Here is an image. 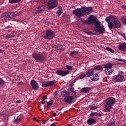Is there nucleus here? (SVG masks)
<instances>
[{
    "label": "nucleus",
    "mask_w": 126,
    "mask_h": 126,
    "mask_svg": "<svg viewBox=\"0 0 126 126\" xmlns=\"http://www.w3.org/2000/svg\"><path fill=\"white\" fill-rule=\"evenodd\" d=\"M44 10H45V6L41 5L37 8L35 11V13H41V12L44 11Z\"/></svg>",
    "instance_id": "17"
},
{
    "label": "nucleus",
    "mask_w": 126,
    "mask_h": 126,
    "mask_svg": "<svg viewBox=\"0 0 126 126\" xmlns=\"http://www.w3.org/2000/svg\"><path fill=\"white\" fill-rule=\"evenodd\" d=\"M106 50L108 51V52H110V53H114V52H115L114 50H113L112 48L110 47H106Z\"/></svg>",
    "instance_id": "36"
},
{
    "label": "nucleus",
    "mask_w": 126,
    "mask_h": 126,
    "mask_svg": "<svg viewBox=\"0 0 126 126\" xmlns=\"http://www.w3.org/2000/svg\"><path fill=\"white\" fill-rule=\"evenodd\" d=\"M54 117H56L57 116V114L56 113H53Z\"/></svg>",
    "instance_id": "48"
},
{
    "label": "nucleus",
    "mask_w": 126,
    "mask_h": 126,
    "mask_svg": "<svg viewBox=\"0 0 126 126\" xmlns=\"http://www.w3.org/2000/svg\"><path fill=\"white\" fill-rule=\"evenodd\" d=\"M92 7H88L86 8L85 7H81L80 8H77L73 11V14L78 16L79 18L83 15H86V14H90L91 11H93Z\"/></svg>",
    "instance_id": "1"
},
{
    "label": "nucleus",
    "mask_w": 126,
    "mask_h": 126,
    "mask_svg": "<svg viewBox=\"0 0 126 126\" xmlns=\"http://www.w3.org/2000/svg\"><path fill=\"white\" fill-rule=\"evenodd\" d=\"M63 13V8L62 7L60 8L56 12V14L58 15V16H61V15Z\"/></svg>",
    "instance_id": "29"
},
{
    "label": "nucleus",
    "mask_w": 126,
    "mask_h": 126,
    "mask_svg": "<svg viewBox=\"0 0 126 126\" xmlns=\"http://www.w3.org/2000/svg\"><path fill=\"white\" fill-rule=\"evenodd\" d=\"M114 18H111L110 17H107L105 19V21H106L108 23V26L109 27V23H112V21L114 20Z\"/></svg>",
    "instance_id": "22"
},
{
    "label": "nucleus",
    "mask_w": 126,
    "mask_h": 126,
    "mask_svg": "<svg viewBox=\"0 0 126 126\" xmlns=\"http://www.w3.org/2000/svg\"><path fill=\"white\" fill-rule=\"evenodd\" d=\"M119 73H120V74H123V71H120L119 72Z\"/></svg>",
    "instance_id": "51"
},
{
    "label": "nucleus",
    "mask_w": 126,
    "mask_h": 126,
    "mask_svg": "<svg viewBox=\"0 0 126 126\" xmlns=\"http://www.w3.org/2000/svg\"><path fill=\"white\" fill-rule=\"evenodd\" d=\"M34 121H36L37 120H36V118H34Z\"/></svg>",
    "instance_id": "56"
},
{
    "label": "nucleus",
    "mask_w": 126,
    "mask_h": 126,
    "mask_svg": "<svg viewBox=\"0 0 126 126\" xmlns=\"http://www.w3.org/2000/svg\"><path fill=\"white\" fill-rule=\"evenodd\" d=\"M60 0H49L47 3L48 9H53L58 6Z\"/></svg>",
    "instance_id": "6"
},
{
    "label": "nucleus",
    "mask_w": 126,
    "mask_h": 126,
    "mask_svg": "<svg viewBox=\"0 0 126 126\" xmlns=\"http://www.w3.org/2000/svg\"><path fill=\"white\" fill-rule=\"evenodd\" d=\"M104 72L106 74V75H111V74L113 73V69H105L104 70Z\"/></svg>",
    "instance_id": "21"
},
{
    "label": "nucleus",
    "mask_w": 126,
    "mask_h": 126,
    "mask_svg": "<svg viewBox=\"0 0 126 126\" xmlns=\"http://www.w3.org/2000/svg\"><path fill=\"white\" fill-rule=\"evenodd\" d=\"M118 48L120 51H126V43H122L118 45Z\"/></svg>",
    "instance_id": "16"
},
{
    "label": "nucleus",
    "mask_w": 126,
    "mask_h": 126,
    "mask_svg": "<svg viewBox=\"0 0 126 126\" xmlns=\"http://www.w3.org/2000/svg\"><path fill=\"white\" fill-rule=\"evenodd\" d=\"M65 16H66V15H64L63 16V17H65Z\"/></svg>",
    "instance_id": "53"
},
{
    "label": "nucleus",
    "mask_w": 126,
    "mask_h": 126,
    "mask_svg": "<svg viewBox=\"0 0 126 126\" xmlns=\"http://www.w3.org/2000/svg\"><path fill=\"white\" fill-rule=\"evenodd\" d=\"M32 57L36 62L39 63H44L46 60V57H45L44 55L37 53H33L32 54Z\"/></svg>",
    "instance_id": "5"
},
{
    "label": "nucleus",
    "mask_w": 126,
    "mask_h": 126,
    "mask_svg": "<svg viewBox=\"0 0 126 126\" xmlns=\"http://www.w3.org/2000/svg\"><path fill=\"white\" fill-rule=\"evenodd\" d=\"M93 74H94V69H89L86 72V75L88 77H90V76L92 77Z\"/></svg>",
    "instance_id": "19"
},
{
    "label": "nucleus",
    "mask_w": 126,
    "mask_h": 126,
    "mask_svg": "<svg viewBox=\"0 0 126 126\" xmlns=\"http://www.w3.org/2000/svg\"><path fill=\"white\" fill-rule=\"evenodd\" d=\"M86 34H87V35H97V33L96 32H85Z\"/></svg>",
    "instance_id": "34"
},
{
    "label": "nucleus",
    "mask_w": 126,
    "mask_h": 126,
    "mask_svg": "<svg viewBox=\"0 0 126 126\" xmlns=\"http://www.w3.org/2000/svg\"><path fill=\"white\" fill-rule=\"evenodd\" d=\"M56 36V33L52 30H47L45 31V32L44 34L43 38L45 40H48L50 41L55 38Z\"/></svg>",
    "instance_id": "4"
},
{
    "label": "nucleus",
    "mask_w": 126,
    "mask_h": 126,
    "mask_svg": "<svg viewBox=\"0 0 126 126\" xmlns=\"http://www.w3.org/2000/svg\"><path fill=\"white\" fill-rule=\"evenodd\" d=\"M36 122H39V120H36Z\"/></svg>",
    "instance_id": "57"
},
{
    "label": "nucleus",
    "mask_w": 126,
    "mask_h": 126,
    "mask_svg": "<svg viewBox=\"0 0 126 126\" xmlns=\"http://www.w3.org/2000/svg\"><path fill=\"white\" fill-rule=\"evenodd\" d=\"M20 1H21V0H9V3H18Z\"/></svg>",
    "instance_id": "27"
},
{
    "label": "nucleus",
    "mask_w": 126,
    "mask_h": 126,
    "mask_svg": "<svg viewBox=\"0 0 126 126\" xmlns=\"http://www.w3.org/2000/svg\"><path fill=\"white\" fill-rule=\"evenodd\" d=\"M96 32H98V33H104V31H105V29L102 27H100L99 28L96 29Z\"/></svg>",
    "instance_id": "23"
},
{
    "label": "nucleus",
    "mask_w": 126,
    "mask_h": 126,
    "mask_svg": "<svg viewBox=\"0 0 126 126\" xmlns=\"http://www.w3.org/2000/svg\"><path fill=\"white\" fill-rule=\"evenodd\" d=\"M61 95L64 97V102H65V103H68V104H71L73 102H75L77 98L76 96H73L72 95H70V94L66 91H62L61 92Z\"/></svg>",
    "instance_id": "2"
},
{
    "label": "nucleus",
    "mask_w": 126,
    "mask_h": 126,
    "mask_svg": "<svg viewBox=\"0 0 126 126\" xmlns=\"http://www.w3.org/2000/svg\"><path fill=\"white\" fill-rule=\"evenodd\" d=\"M56 73H57L58 75H60V76H66L67 74H69V71L57 70Z\"/></svg>",
    "instance_id": "11"
},
{
    "label": "nucleus",
    "mask_w": 126,
    "mask_h": 126,
    "mask_svg": "<svg viewBox=\"0 0 126 126\" xmlns=\"http://www.w3.org/2000/svg\"><path fill=\"white\" fill-rule=\"evenodd\" d=\"M112 67H113V64H112V63H109L104 65V68H105V69H109L110 68H112Z\"/></svg>",
    "instance_id": "24"
},
{
    "label": "nucleus",
    "mask_w": 126,
    "mask_h": 126,
    "mask_svg": "<svg viewBox=\"0 0 126 126\" xmlns=\"http://www.w3.org/2000/svg\"><path fill=\"white\" fill-rule=\"evenodd\" d=\"M59 47H61V46L58 45L57 48H58V47L59 48Z\"/></svg>",
    "instance_id": "55"
},
{
    "label": "nucleus",
    "mask_w": 126,
    "mask_h": 126,
    "mask_svg": "<svg viewBox=\"0 0 126 126\" xmlns=\"http://www.w3.org/2000/svg\"><path fill=\"white\" fill-rule=\"evenodd\" d=\"M55 83H56V80L43 82L42 83V87H49L50 86H53Z\"/></svg>",
    "instance_id": "10"
},
{
    "label": "nucleus",
    "mask_w": 126,
    "mask_h": 126,
    "mask_svg": "<svg viewBox=\"0 0 126 126\" xmlns=\"http://www.w3.org/2000/svg\"><path fill=\"white\" fill-rule=\"evenodd\" d=\"M2 52H3V51H2L1 49H0V53H2Z\"/></svg>",
    "instance_id": "50"
},
{
    "label": "nucleus",
    "mask_w": 126,
    "mask_h": 126,
    "mask_svg": "<svg viewBox=\"0 0 126 126\" xmlns=\"http://www.w3.org/2000/svg\"><path fill=\"white\" fill-rule=\"evenodd\" d=\"M105 102L104 112L109 113L111 112L112 107H113L115 103H116V99L114 97H109L106 100Z\"/></svg>",
    "instance_id": "3"
},
{
    "label": "nucleus",
    "mask_w": 126,
    "mask_h": 126,
    "mask_svg": "<svg viewBox=\"0 0 126 126\" xmlns=\"http://www.w3.org/2000/svg\"><path fill=\"white\" fill-rule=\"evenodd\" d=\"M19 122H20V120H19L18 118L14 121V123H15L16 125H18V123H19Z\"/></svg>",
    "instance_id": "39"
},
{
    "label": "nucleus",
    "mask_w": 126,
    "mask_h": 126,
    "mask_svg": "<svg viewBox=\"0 0 126 126\" xmlns=\"http://www.w3.org/2000/svg\"><path fill=\"white\" fill-rule=\"evenodd\" d=\"M47 122V121H45V120H43L41 122V123L43 124V125H45V124H46V122Z\"/></svg>",
    "instance_id": "44"
},
{
    "label": "nucleus",
    "mask_w": 126,
    "mask_h": 126,
    "mask_svg": "<svg viewBox=\"0 0 126 126\" xmlns=\"http://www.w3.org/2000/svg\"><path fill=\"white\" fill-rule=\"evenodd\" d=\"M96 123L97 121H96V119L93 118H90L87 121V124H88L89 126H92L93 125H95V124Z\"/></svg>",
    "instance_id": "13"
},
{
    "label": "nucleus",
    "mask_w": 126,
    "mask_h": 126,
    "mask_svg": "<svg viewBox=\"0 0 126 126\" xmlns=\"http://www.w3.org/2000/svg\"><path fill=\"white\" fill-rule=\"evenodd\" d=\"M116 121L114 122H111L110 124H108L107 126H116Z\"/></svg>",
    "instance_id": "38"
},
{
    "label": "nucleus",
    "mask_w": 126,
    "mask_h": 126,
    "mask_svg": "<svg viewBox=\"0 0 126 126\" xmlns=\"http://www.w3.org/2000/svg\"><path fill=\"white\" fill-rule=\"evenodd\" d=\"M86 76V74H85V73H82L80 76H79V78L80 79H83V78H84V77H85Z\"/></svg>",
    "instance_id": "37"
},
{
    "label": "nucleus",
    "mask_w": 126,
    "mask_h": 126,
    "mask_svg": "<svg viewBox=\"0 0 126 126\" xmlns=\"http://www.w3.org/2000/svg\"><path fill=\"white\" fill-rule=\"evenodd\" d=\"M70 91L71 92H72V93L73 94H74V95H75V94H76V92L75 91H74V88L71 87V88H70Z\"/></svg>",
    "instance_id": "33"
},
{
    "label": "nucleus",
    "mask_w": 126,
    "mask_h": 126,
    "mask_svg": "<svg viewBox=\"0 0 126 126\" xmlns=\"http://www.w3.org/2000/svg\"><path fill=\"white\" fill-rule=\"evenodd\" d=\"M59 94V91H56L54 93V96H57Z\"/></svg>",
    "instance_id": "42"
},
{
    "label": "nucleus",
    "mask_w": 126,
    "mask_h": 126,
    "mask_svg": "<svg viewBox=\"0 0 126 126\" xmlns=\"http://www.w3.org/2000/svg\"><path fill=\"white\" fill-rule=\"evenodd\" d=\"M66 68H67V69H68V70H72V69H73L72 68V66L69 65H66L65 66Z\"/></svg>",
    "instance_id": "35"
},
{
    "label": "nucleus",
    "mask_w": 126,
    "mask_h": 126,
    "mask_svg": "<svg viewBox=\"0 0 126 126\" xmlns=\"http://www.w3.org/2000/svg\"><path fill=\"white\" fill-rule=\"evenodd\" d=\"M19 13L15 14L13 12H6L3 13V15L5 18H7L8 19H11L14 17H15L16 15H19Z\"/></svg>",
    "instance_id": "9"
},
{
    "label": "nucleus",
    "mask_w": 126,
    "mask_h": 126,
    "mask_svg": "<svg viewBox=\"0 0 126 126\" xmlns=\"http://www.w3.org/2000/svg\"><path fill=\"white\" fill-rule=\"evenodd\" d=\"M20 101V100H17V101H16V102H17V103H19Z\"/></svg>",
    "instance_id": "54"
},
{
    "label": "nucleus",
    "mask_w": 126,
    "mask_h": 126,
    "mask_svg": "<svg viewBox=\"0 0 126 126\" xmlns=\"http://www.w3.org/2000/svg\"><path fill=\"white\" fill-rule=\"evenodd\" d=\"M31 85L32 89H34V90L39 89V84L35 80H32L31 81Z\"/></svg>",
    "instance_id": "12"
},
{
    "label": "nucleus",
    "mask_w": 126,
    "mask_h": 126,
    "mask_svg": "<svg viewBox=\"0 0 126 126\" xmlns=\"http://www.w3.org/2000/svg\"><path fill=\"white\" fill-rule=\"evenodd\" d=\"M19 84L20 85H22V84H23V82H20L19 83Z\"/></svg>",
    "instance_id": "47"
},
{
    "label": "nucleus",
    "mask_w": 126,
    "mask_h": 126,
    "mask_svg": "<svg viewBox=\"0 0 126 126\" xmlns=\"http://www.w3.org/2000/svg\"><path fill=\"white\" fill-rule=\"evenodd\" d=\"M94 69H96V70L102 71V70H103V67L100 65H98L95 66L94 67Z\"/></svg>",
    "instance_id": "25"
},
{
    "label": "nucleus",
    "mask_w": 126,
    "mask_h": 126,
    "mask_svg": "<svg viewBox=\"0 0 126 126\" xmlns=\"http://www.w3.org/2000/svg\"><path fill=\"white\" fill-rule=\"evenodd\" d=\"M92 89V87H84L80 90L81 93H89L90 90Z\"/></svg>",
    "instance_id": "14"
},
{
    "label": "nucleus",
    "mask_w": 126,
    "mask_h": 126,
    "mask_svg": "<svg viewBox=\"0 0 126 126\" xmlns=\"http://www.w3.org/2000/svg\"><path fill=\"white\" fill-rule=\"evenodd\" d=\"M80 21L82 23H85L86 24H93L95 23L96 21H98V18L97 17H93V16H90L87 19V21H84L82 18L80 19Z\"/></svg>",
    "instance_id": "8"
},
{
    "label": "nucleus",
    "mask_w": 126,
    "mask_h": 126,
    "mask_svg": "<svg viewBox=\"0 0 126 126\" xmlns=\"http://www.w3.org/2000/svg\"><path fill=\"white\" fill-rule=\"evenodd\" d=\"M117 61H119V62H122L123 63H126V61H124V60H123V59H116Z\"/></svg>",
    "instance_id": "41"
},
{
    "label": "nucleus",
    "mask_w": 126,
    "mask_h": 126,
    "mask_svg": "<svg viewBox=\"0 0 126 126\" xmlns=\"http://www.w3.org/2000/svg\"><path fill=\"white\" fill-rule=\"evenodd\" d=\"M4 81L0 78V87H2L4 85Z\"/></svg>",
    "instance_id": "32"
},
{
    "label": "nucleus",
    "mask_w": 126,
    "mask_h": 126,
    "mask_svg": "<svg viewBox=\"0 0 126 126\" xmlns=\"http://www.w3.org/2000/svg\"><path fill=\"white\" fill-rule=\"evenodd\" d=\"M47 108H50V107H51V106H52L53 104H54V100H51V101L47 102Z\"/></svg>",
    "instance_id": "30"
},
{
    "label": "nucleus",
    "mask_w": 126,
    "mask_h": 126,
    "mask_svg": "<svg viewBox=\"0 0 126 126\" xmlns=\"http://www.w3.org/2000/svg\"><path fill=\"white\" fill-rule=\"evenodd\" d=\"M45 103H46V101H40L39 102V104H42V105H44V104H45Z\"/></svg>",
    "instance_id": "46"
},
{
    "label": "nucleus",
    "mask_w": 126,
    "mask_h": 126,
    "mask_svg": "<svg viewBox=\"0 0 126 126\" xmlns=\"http://www.w3.org/2000/svg\"><path fill=\"white\" fill-rule=\"evenodd\" d=\"M89 109H90V110H96V109H97V107L96 105H91L89 106Z\"/></svg>",
    "instance_id": "28"
},
{
    "label": "nucleus",
    "mask_w": 126,
    "mask_h": 126,
    "mask_svg": "<svg viewBox=\"0 0 126 126\" xmlns=\"http://www.w3.org/2000/svg\"><path fill=\"white\" fill-rule=\"evenodd\" d=\"M94 25H95V28H96V29H98V28L101 27H100V26H101V22H100L97 21L96 22H95L94 23Z\"/></svg>",
    "instance_id": "26"
},
{
    "label": "nucleus",
    "mask_w": 126,
    "mask_h": 126,
    "mask_svg": "<svg viewBox=\"0 0 126 126\" xmlns=\"http://www.w3.org/2000/svg\"><path fill=\"white\" fill-rule=\"evenodd\" d=\"M90 78L92 81H97V80H99V75L97 74H95L91 77Z\"/></svg>",
    "instance_id": "20"
},
{
    "label": "nucleus",
    "mask_w": 126,
    "mask_h": 126,
    "mask_svg": "<svg viewBox=\"0 0 126 126\" xmlns=\"http://www.w3.org/2000/svg\"><path fill=\"white\" fill-rule=\"evenodd\" d=\"M76 54H77V51H74L72 52H71L69 54V55L72 57V58L74 57L75 56H76Z\"/></svg>",
    "instance_id": "31"
},
{
    "label": "nucleus",
    "mask_w": 126,
    "mask_h": 126,
    "mask_svg": "<svg viewBox=\"0 0 126 126\" xmlns=\"http://www.w3.org/2000/svg\"><path fill=\"white\" fill-rule=\"evenodd\" d=\"M50 126H57L56 125L54 124H52Z\"/></svg>",
    "instance_id": "49"
},
{
    "label": "nucleus",
    "mask_w": 126,
    "mask_h": 126,
    "mask_svg": "<svg viewBox=\"0 0 126 126\" xmlns=\"http://www.w3.org/2000/svg\"><path fill=\"white\" fill-rule=\"evenodd\" d=\"M124 78L125 77L123 75H119L115 77V81L116 82H122Z\"/></svg>",
    "instance_id": "15"
},
{
    "label": "nucleus",
    "mask_w": 126,
    "mask_h": 126,
    "mask_svg": "<svg viewBox=\"0 0 126 126\" xmlns=\"http://www.w3.org/2000/svg\"><path fill=\"white\" fill-rule=\"evenodd\" d=\"M17 118L20 122H21V121H22V120H23V115H19Z\"/></svg>",
    "instance_id": "40"
},
{
    "label": "nucleus",
    "mask_w": 126,
    "mask_h": 126,
    "mask_svg": "<svg viewBox=\"0 0 126 126\" xmlns=\"http://www.w3.org/2000/svg\"><path fill=\"white\" fill-rule=\"evenodd\" d=\"M47 99V97L44 96L42 99H41V101H44V100H46Z\"/></svg>",
    "instance_id": "45"
},
{
    "label": "nucleus",
    "mask_w": 126,
    "mask_h": 126,
    "mask_svg": "<svg viewBox=\"0 0 126 126\" xmlns=\"http://www.w3.org/2000/svg\"><path fill=\"white\" fill-rule=\"evenodd\" d=\"M121 22L114 18L113 19L112 22L109 23L108 27L110 29H113V28L119 29V28L121 27Z\"/></svg>",
    "instance_id": "7"
},
{
    "label": "nucleus",
    "mask_w": 126,
    "mask_h": 126,
    "mask_svg": "<svg viewBox=\"0 0 126 126\" xmlns=\"http://www.w3.org/2000/svg\"><path fill=\"white\" fill-rule=\"evenodd\" d=\"M11 37H12V36H11V35H10V34H7V35H6V37H7V38H11Z\"/></svg>",
    "instance_id": "43"
},
{
    "label": "nucleus",
    "mask_w": 126,
    "mask_h": 126,
    "mask_svg": "<svg viewBox=\"0 0 126 126\" xmlns=\"http://www.w3.org/2000/svg\"><path fill=\"white\" fill-rule=\"evenodd\" d=\"M90 116L92 118H93V117H99V118H101V117H102V114L98 112H92Z\"/></svg>",
    "instance_id": "18"
},
{
    "label": "nucleus",
    "mask_w": 126,
    "mask_h": 126,
    "mask_svg": "<svg viewBox=\"0 0 126 126\" xmlns=\"http://www.w3.org/2000/svg\"><path fill=\"white\" fill-rule=\"evenodd\" d=\"M56 113H58V111H56Z\"/></svg>",
    "instance_id": "58"
},
{
    "label": "nucleus",
    "mask_w": 126,
    "mask_h": 126,
    "mask_svg": "<svg viewBox=\"0 0 126 126\" xmlns=\"http://www.w3.org/2000/svg\"><path fill=\"white\" fill-rule=\"evenodd\" d=\"M84 33H85V32H88L86 31V30H84Z\"/></svg>",
    "instance_id": "52"
}]
</instances>
